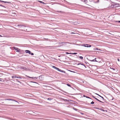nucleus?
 <instances>
[{
	"label": "nucleus",
	"mask_w": 120,
	"mask_h": 120,
	"mask_svg": "<svg viewBox=\"0 0 120 120\" xmlns=\"http://www.w3.org/2000/svg\"><path fill=\"white\" fill-rule=\"evenodd\" d=\"M0 36L1 37H2V36H1V35H0Z\"/></svg>",
	"instance_id": "obj_40"
},
{
	"label": "nucleus",
	"mask_w": 120,
	"mask_h": 120,
	"mask_svg": "<svg viewBox=\"0 0 120 120\" xmlns=\"http://www.w3.org/2000/svg\"><path fill=\"white\" fill-rule=\"evenodd\" d=\"M94 1L95 3H97L99 2V0H94Z\"/></svg>",
	"instance_id": "obj_12"
},
{
	"label": "nucleus",
	"mask_w": 120,
	"mask_h": 120,
	"mask_svg": "<svg viewBox=\"0 0 120 120\" xmlns=\"http://www.w3.org/2000/svg\"><path fill=\"white\" fill-rule=\"evenodd\" d=\"M93 97L94 98H95V97H93Z\"/></svg>",
	"instance_id": "obj_42"
},
{
	"label": "nucleus",
	"mask_w": 120,
	"mask_h": 120,
	"mask_svg": "<svg viewBox=\"0 0 120 120\" xmlns=\"http://www.w3.org/2000/svg\"><path fill=\"white\" fill-rule=\"evenodd\" d=\"M25 52H26V53H28L29 54H31V52L29 50H25Z\"/></svg>",
	"instance_id": "obj_7"
},
{
	"label": "nucleus",
	"mask_w": 120,
	"mask_h": 120,
	"mask_svg": "<svg viewBox=\"0 0 120 120\" xmlns=\"http://www.w3.org/2000/svg\"><path fill=\"white\" fill-rule=\"evenodd\" d=\"M95 50H98V48H96Z\"/></svg>",
	"instance_id": "obj_36"
},
{
	"label": "nucleus",
	"mask_w": 120,
	"mask_h": 120,
	"mask_svg": "<svg viewBox=\"0 0 120 120\" xmlns=\"http://www.w3.org/2000/svg\"><path fill=\"white\" fill-rule=\"evenodd\" d=\"M26 76H27L29 78H32V79H33V78H34V79L35 78L36 79H37V78L36 77L33 78V77H29V76H27L26 75Z\"/></svg>",
	"instance_id": "obj_10"
},
{
	"label": "nucleus",
	"mask_w": 120,
	"mask_h": 120,
	"mask_svg": "<svg viewBox=\"0 0 120 120\" xmlns=\"http://www.w3.org/2000/svg\"><path fill=\"white\" fill-rule=\"evenodd\" d=\"M96 58H95V59H94L93 60H90V61H92H92H96V62H97V61L96 60Z\"/></svg>",
	"instance_id": "obj_9"
},
{
	"label": "nucleus",
	"mask_w": 120,
	"mask_h": 120,
	"mask_svg": "<svg viewBox=\"0 0 120 120\" xmlns=\"http://www.w3.org/2000/svg\"><path fill=\"white\" fill-rule=\"evenodd\" d=\"M52 99H51V98H48L47 99V100H50V101Z\"/></svg>",
	"instance_id": "obj_21"
},
{
	"label": "nucleus",
	"mask_w": 120,
	"mask_h": 120,
	"mask_svg": "<svg viewBox=\"0 0 120 120\" xmlns=\"http://www.w3.org/2000/svg\"><path fill=\"white\" fill-rule=\"evenodd\" d=\"M67 85L68 86H71V85H69V84H67Z\"/></svg>",
	"instance_id": "obj_25"
},
{
	"label": "nucleus",
	"mask_w": 120,
	"mask_h": 120,
	"mask_svg": "<svg viewBox=\"0 0 120 120\" xmlns=\"http://www.w3.org/2000/svg\"><path fill=\"white\" fill-rule=\"evenodd\" d=\"M31 55H34V54L33 53H31V54H30Z\"/></svg>",
	"instance_id": "obj_30"
},
{
	"label": "nucleus",
	"mask_w": 120,
	"mask_h": 120,
	"mask_svg": "<svg viewBox=\"0 0 120 120\" xmlns=\"http://www.w3.org/2000/svg\"><path fill=\"white\" fill-rule=\"evenodd\" d=\"M66 54H70V53H68V52H66Z\"/></svg>",
	"instance_id": "obj_33"
},
{
	"label": "nucleus",
	"mask_w": 120,
	"mask_h": 120,
	"mask_svg": "<svg viewBox=\"0 0 120 120\" xmlns=\"http://www.w3.org/2000/svg\"><path fill=\"white\" fill-rule=\"evenodd\" d=\"M71 34H75V33L73 32V33H71Z\"/></svg>",
	"instance_id": "obj_39"
},
{
	"label": "nucleus",
	"mask_w": 120,
	"mask_h": 120,
	"mask_svg": "<svg viewBox=\"0 0 120 120\" xmlns=\"http://www.w3.org/2000/svg\"><path fill=\"white\" fill-rule=\"evenodd\" d=\"M17 78H19V79H22V78L21 77H17Z\"/></svg>",
	"instance_id": "obj_24"
},
{
	"label": "nucleus",
	"mask_w": 120,
	"mask_h": 120,
	"mask_svg": "<svg viewBox=\"0 0 120 120\" xmlns=\"http://www.w3.org/2000/svg\"><path fill=\"white\" fill-rule=\"evenodd\" d=\"M82 46L85 47H90L91 46V45L87 44H83Z\"/></svg>",
	"instance_id": "obj_1"
},
{
	"label": "nucleus",
	"mask_w": 120,
	"mask_h": 120,
	"mask_svg": "<svg viewBox=\"0 0 120 120\" xmlns=\"http://www.w3.org/2000/svg\"><path fill=\"white\" fill-rule=\"evenodd\" d=\"M5 100H11V101H14L16 102H17L18 104H19V103L17 101H15V100L13 99H5Z\"/></svg>",
	"instance_id": "obj_5"
},
{
	"label": "nucleus",
	"mask_w": 120,
	"mask_h": 120,
	"mask_svg": "<svg viewBox=\"0 0 120 120\" xmlns=\"http://www.w3.org/2000/svg\"><path fill=\"white\" fill-rule=\"evenodd\" d=\"M0 1H1V2H3L4 3H10V2H6V1H3L0 0Z\"/></svg>",
	"instance_id": "obj_13"
},
{
	"label": "nucleus",
	"mask_w": 120,
	"mask_h": 120,
	"mask_svg": "<svg viewBox=\"0 0 120 120\" xmlns=\"http://www.w3.org/2000/svg\"><path fill=\"white\" fill-rule=\"evenodd\" d=\"M116 22H118L119 23L120 22V21H117Z\"/></svg>",
	"instance_id": "obj_32"
},
{
	"label": "nucleus",
	"mask_w": 120,
	"mask_h": 120,
	"mask_svg": "<svg viewBox=\"0 0 120 120\" xmlns=\"http://www.w3.org/2000/svg\"><path fill=\"white\" fill-rule=\"evenodd\" d=\"M20 68L22 70H26V68L25 67H21Z\"/></svg>",
	"instance_id": "obj_8"
},
{
	"label": "nucleus",
	"mask_w": 120,
	"mask_h": 120,
	"mask_svg": "<svg viewBox=\"0 0 120 120\" xmlns=\"http://www.w3.org/2000/svg\"><path fill=\"white\" fill-rule=\"evenodd\" d=\"M2 79L1 78H0V81H2Z\"/></svg>",
	"instance_id": "obj_37"
},
{
	"label": "nucleus",
	"mask_w": 120,
	"mask_h": 120,
	"mask_svg": "<svg viewBox=\"0 0 120 120\" xmlns=\"http://www.w3.org/2000/svg\"><path fill=\"white\" fill-rule=\"evenodd\" d=\"M58 57H60V56H58Z\"/></svg>",
	"instance_id": "obj_41"
},
{
	"label": "nucleus",
	"mask_w": 120,
	"mask_h": 120,
	"mask_svg": "<svg viewBox=\"0 0 120 120\" xmlns=\"http://www.w3.org/2000/svg\"><path fill=\"white\" fill-rule=\"evenodd\" d=\"M39 1L41 3H42L43 4H45V3L41 1Z\"/></svg>",
	"instance_id": "obj_19"
},
{
	"label": "nucleus",
	"mask_w": 120,
	"mask_h": 120,
	"mask_svg": "<svg viewBox=\"0 0 120 120\" xmlns=\"http://www.w3.org/2000/svg\"><path fill=\"white\" fill-rule=\"evenodd\" d=\"M94 98L96 99L97 100V101H99V102H102V103H103V102L99 100H98V99L97 98Z\"/></svg>",
	"instance_id": "obj_15"
},
{
	"label": "nucleus",
	"mask_w": 120,
	"mask_h": 120,
	"mask_svg": "<svg viewBox=\"0 0 120 120\" xmlns=\"http://www.w3.org/2000/svg\"><path fill=\"white\" fill-rule=\"evenodd\" d=\"M52 67L53 68L56 69V70H57L58 71H60V69H59L58 68L55 67V66H52Z\"/></svg>",
	"instance_id": "obj_6"
},
{
	"label": "nucleus",
	"mask_w": 120,
	"mask_h": 120,
	"mask_svg": "<svg viewBox=\"0 0 120 120\" xmlns=\"http://www.w3.org/2000/svg\"><path fill=\"white\" fill-rule=\"evenodd\" d=\"M117 60H118V61H120V59L118 58Z\"/></svg>",
	"instance_id": "obj_34"
},
{
	"label": "nucleus",
	"mask_w": 120,
	"mask_h": 120,
	"mask_svg": "<svg viewBox=\"0 0 120 120\" xmlns=\"http://www.w3.org/2000/svg\"><path fill=\"white\" fill-rule=\"evenodd\" d=\"M87 0H85L84 1V2L86 3H87Z\"/></svg>",
	"instance_id": "obj_26"
},
{
	"label": "nucleus",
	"mask_w": 120,
	"mask_h": 120,
	"mask_svg": "<svg viewBox=\"0 0 120 120\" xmlns=\"http://www.w3.org/2000/svg\"><path fill=\"white\" fill-rule=\"evenodd\" d=\"M14 49L17 52H19L20 50L18 48H16L15 47H14Z\"/></svg>",
	"instance_id": "obj_4"
},
{
	"label": "nucleus",
	"mask_w": 120,
	"mask_h": 120,
	"mask_svg": "<svg viewBox=\"0 0 120 120\" xmlns=\"http://www.w3.org/2000/svg\"><path fill=\"white\" fill-rule=\"evenodd\" d=\"M12 78H17V77L16 76H12Z\"/></svg>",
	"instance_id": "obj_16"
},
{
	"label": "nucleus",
	"mask_w": 120,
	"mask_h": 120,
	"mask_svg": "<svg viewBox=\"0 0 120 120\" xmlns=\"http://www.w3.org/2000/svg\"><path fill=\"white\" fill-rule=\"evenodd\" d=\"M71 54H77V53L74 52V53H72Z\"/></svg>",
	"instance_id": "obj_23"
},
{
	"label": "nucleus",
	"mask_w": 120,
	"mask_h": 120,
	"mask_svg": "<svg viewBox=\"0 0 120 120\" xmlns=\"http://www.w3.org/2000/svg\"><path fill=\"white\" fill-rule=\"evenodd\" d=\"M115 8H116V7H119L120 5L119 4H117L116 3H114V4Z\"/></svg>",
	"instance_id": "obj_2"
},
{
	"label": "nucleus",
	"mask_w": 120,
	"mask_h": 120,
	"mask_svg": "<svg viewBox=\"0 0 120 120\" xmlns=\"http://www.w3.org/2000/svg\"><path fill=\"white\" fill-rule=\"evenodd\" d=\"M114 4L113 5H112L111 6V7L112 8H115L114 6Z\"/></svg>",
	"instance_id": "obj_17"
},
{
	"label": "nucleus",
	"mask_w": 120,
	"mask_h": 120,
	"mask_svg": "<svg viewBox=\"0 0 120 120\" xmlns=\"http://www.w3.org/2000/svg\"><path fill=\"white\" fill-rule=\"evenodd\" d=\"M81 64V63H78L77 64V65H80V64Z\"/></svg>",
	"instance_id": "obj_35"
},
{
	"label": "nucleus",
	"mask_w": 120,
	"mask_h": 120,
	"mask_svg": "<svg viewBox=\"0 0 120 120\" xmlns=\"http://www.w3.org/2000/svg\"><path fill=\"white\" fill-rule=\"evenodd\" d=\"M98 95L100 96V97H101V98H102L103 99V100H104V98L102 97H101V96L100 95Z\"/></svg>",
	"instance_id": "obj_18"
},
{
	"label": "nucleus",
	"mask_w": 120,
	"mask_h": 120,
	"mask_svg": "<svg viewBox=\"0 0 120 120\" xmlns=\"http://www.w3.org/2000/svg\"><path fill=\"white\" fill-rule=\"evenodd\" d=\"M91 104H94V102H93V101H92L91 103Z\"/></svg>",
	"instance_id": "obj_22"
},
{
	"label": "nucleus",
	"mask_w": 120,
	"mask_h": 120,
	"mask_svg": "<svg viewBox=\"0 0 120 120\" xmlns=\"http://www.w3.org/2000/svg\"><path fill=\"white\" fill-rule=\"evenodd\" d=\"M7 105L8 106H14V105Z\"/></svg>",
	"instance_id": "obj_29"
},
{
	"label": "nucleus",
	"mask_w": 120,
	"mask_h": 120,
	"mask_svg": "<svg viewBox=\"0 0 120 120\" xmlns=\"http://www.w3.org/2000/svg\"><path fill=\"white\" fill-rule=\"evenodd\" d=\"M79 58L80 59H83V57L82 56H80L79 57Z\"/></svg>",
	"instance_id": "obj_20"
},
{
	"label": "nucleus",
	"mask_w": 120,
	"mask_h": 120,
	"mask_svg": "<svg viewBox=\"0 0 120 120\" xmlns=\"http://www.w3.org/2000/svg\"><path fill=\"white\" fill-rule=\"evenodd\" d=\"M59 71L60 72H62L63 73H65L66 72L65 71L62 70H61L60 69V71Z\"/></svg>",
	"instance_id": "obj_11"
},
{
	"label": "nucleus",
	"mask_w": 120,
	"mask_h": 120,
	"mask_svg": "<svg viewBox=\"0 0 120 120\" xmlns=\"http://www.w3.org/2000/svg\"><path fill=\"white\" fill-rule=\"evenodd\" d=\"M83 97H86V98H88L91 99V98H90L89 97H87V96H86L85 95H83Z\"/></svg>",
	"instance_id": "obj_14"
},
{
	"label": "nucleus",
	"mask_w": 120,
	"mask_h": 120,
	"mask_svg": "<svg viewBox=\"0 0 120 120\" xmlns=\"http://www.w3.org/2000/svg\"><path fill=\"white\" fill-rule=\"evenodd\" d=\"M112 69H113V70H115V69H114V68H112Z\"/></svg>",
	"instance_id": "obj_38"
},
{
	"label": "nucleus",
	"mask_w": 120,
	"mask_h": 120,
	"mask_svg": "<svg viewBox=\"0 0 120 120\" xmlns=\"http://www.w3.org/2000/svg\"><path fill=\"white\" fill-rule=\"evenodd\" d=\"M81 65H83L85 67V66L83 64H81Z\"/></svg>",
	"instance_id": "obj_28"
},
{
	"label": "nucleus",
	"mask_w": 120,
	"mask_h": 120,
	"mask_svg": "<svg viewBox=\"0 0 120 120\" xmlns=\"http://www.w3.org/2000/svg\"><path fill=\"white\" fill-rule=\"evenodd\" d=\"M101 110L103 111H105V110L103 109H101Z\"/></svg>",
	"instance_id": "obj_27"
},
{
	"label": "nucleus",
	"mask_w": 120,
	"mask_h": 120,
	"mask_svg": "<svg viewBox=\"0 0 120 120\" xmlns=\"http://www.w3.org/2000/svg\"><path fill=\"white\" fill-rule=\"evenodd\" d=\"M73 109L75 110H77V109L75 108H73Z\"/></svg>",
	"instance_id": "obj_31"
},
{
	"label": "nucleus",
	"mask_w": 120,
	"mask_h": 120,
	"mask_svg": "<svg viewBox=\"0 0 120 120\" xmlns=\"http://www.w3.org/2000/svg\"><path fill=\"white\" fill-rule=\"evenodd\" d=\"M17 26L19 28H23L26 27L25 25H18Z\"/></svg>",
	"instance_id": "obj_3"
}]
</instances>
